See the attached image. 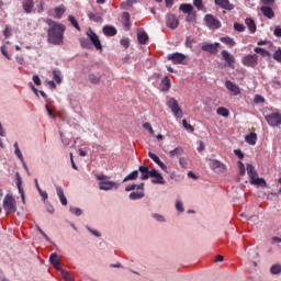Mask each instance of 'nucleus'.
<instances>
[{"label": "nucleus", "instance_id": "f257e3e1", "mask_svg": "<svg viewBox=\"0 0 281 281\" xmlns=\"http://www.w3.org/2000/svg\"><path fill=\"white\" fill-rule=\"evenodd\" d=\"M47 25V42L50 45H63L65 43V27L64 24L55 22L52 19L46 20Z\"/></svg>", "mask_w": 281, "mask_h": 281}, {"label": "nucleus", "instance_id": "f03ea898", "mask_svg": "<svg viewBox=\"0 0 281 281\" xmlns=\"http://www.w3.org/2000/svg\"><path fill=\"white\" fill-rule=\"evenodd\" d=\"M246 170L250 179V186H260L261 188H267V181L265 178H258V171L254 165L248 164Z\"/></svg>", "mask_w": 281, "mask_h": 281}, {"label": "nucleus", "instance_id": "7ed1b4c3", "mask_svg": "<svg viewBox=\"0 0 281 281\" xmlns=\"http://www.w3.org/2000/svg\"><path fill=\"white\" fill-rule=\"evenodd\" d=\"M97 179L100 181L99 182V188L100 190H104V191H109V190H117V188H120V183L111 181V180H106V176L101 175V176H97Z\"/></svg>", "mask_w": 281, "mask_h": 281}, {"label": "nucleus", "instance_id": "20e7f679", "mask_svg": "<svg viewBox=\"0 0 281 281\" xmlns=\"http://www.w3.org/2000/svg\"><path fill=\"white\" fill-rule=\"evenodd\" d=\"M2 207L7 214L16 212V200L14 199V195L10 193L7 194L3 199Z\"/></svg>", "mask_w": 281, "mask_h": 281}, {"label": "nucleus", "instance_id": "39448f33", "mask_svg": "<svg viewBox=\"0 0 281 281\" xmlns=\"http://www.w3.org/2000/svg\"><path fill=\"white\" fill-rule=\"evenodd\" d=\"M167 106L171 109V112L173 113L175 117H183V110L179 106V101L175 98H170L167 102Z\"/></svg>", "mask_w": 281, "mask_h": 281}, {"label": "nucleus", "instance_id": "423d86ee", "mask_svg": "<svg viewBox=\"0 0 281 281\" xmlns=\"http://www.w3.org/2000/svg\"><path fill=\"white\" fill-rule=\"evenodd\" d=\"M244 67H250L251 69H256L258 67V55H246L241 59Z\"/></svg>", "mask_w": 281, "mask_h": 281}, {"label": "nucleus", "instance_id": "0eeeda50", "mask_svg": "<svg viewBox=\"0 0 281 281\" xmlns=\"http://www.w3.org/2000/svg\"><path fill=\"white\" fill-rule=\"evenodd\" d=\"M209 161L210 168L213 170V172H216L217 175H221L227 170V166L221 162V160L210 159Z\"/></svg>", "mask_w": 281, "mask_h": 281}, {"label": "nucleus", "instance_id": "6e6552de", "mask_svg": "<svg viewBox=\"0 0 281 281\" xmlns=\"http://www.w3.org/2000/svg\"><path fill=\"white\" fill-rule=\"evenodd\" d=\"M265 120L269 124V126H272V127L280 126L281 114L278 112H274V113L266 115Z\"/></svg>", "mask_w": 281, "mask_h": 281}, {"label": "nucleus", "instance_id": "1a4fd4ad", "mask_svg": "<svg viewBox=\"0 0 281 281\" xmlns=\"http://www.w3.org/2000/svg\"><path fill=\"white\" fill-rule=\"evenodd\" d=\"M204 21L210 30H220L221 21L212 14H206Z\"/></svg>", "mask_w": 281, "mask_h": 281}, {"label": "nucleus", "instance_id": "9d476101", "mask_svg": "<svg viewBox=\"0 0 281 281\" xmlns=\"http://www.w3.org/2000/svg\"><path fill=\"white\" fill-rule=\"evenodd\" d=\"M87 36L91 41L92 45H94L95 49L102 50V42H100V37L95 32H93V30L89 29Z\"/></svg>", "mask_w": 281, "mask_h": 281}, {"label": "nucleus", "instance_id": "9b49d317", "mask_svg": "<svg viewBox=\"0 0 281 281\" xmlns=\"http://www.w3.org/2000/svg\"><path fill=\"white\" fill-rule=\"evenodd\" d=\"M167 60H171L173 65H186V56L181 53L169 54Z\"/></svg>", "mask_w": 281, "mask_h": 281}, {"label": "nucleus", "instance_id": "f8f14e48", "mask_svg": "<svg viewBox=\"0 0 281 281\" xmlns=\"http://www.w3.org/2000/svg\"><path fill=\"white\" fill-rule=\"evenodd\" d=\"M167 27L170 30H177L179 27V19L172 13L167 14Z\"/></svg>", "mask_w": 281, "mask_h": 281}, {"label": "nucleus", "instance_id": "ddd939ff", "mask_svg": "<svg viewBox=\"0 0 281 281\" xmlns=\"http://www.w3.org/2000/svg\"><path fill=\"white\" fill-rule=\"evenodd\" d=\"M218 47L221 44L215 42L214 44H204L201 46L202 52H209V54H218Z\"/></svg>", "mask_w": 281, "mask_h": 281}, {"label": "nucleus", "instance_id": "4468645a", "mask_svg": "<svg viewBox=\"0 0 281 281\" xmlns=\"http://www.w3.org/2000/svg\"><path fill=\"white\" fill-rule=\"evenodd\" d=\"M215 5L217 8H221L222 10H227L228 12H232L234 10V4L229 2V0H214Z\"/></svg>", "mask_w": 281, "mask_h": 281}, {"label": "nucleus", "instance_id": "2eb2a0df", "mask_svg": "<svg viewBox=\"0 0 281 281\" xmlns=\"http://www.w3.org/2000/svg\"><path fill=\"white\" fill-rule=\"evenodd\" d=\"M151 183H158L160 186L166 184V180H164V176H161V173H159V171L157 169H153L151 170Z\"/></svg>", "mask_w": 281, "mask_h": 281}, {"label": "nucleus", "instance_id": "dca6fc26", "mask_svg": "<svg viewBox=\"0 0 281 281\" xmlns=\"http://www.w3.org/2000/svg\"><path fill=\"white\" fill-rule=\"evenodd\" d=\"M148 157H149V159H153L157 164V166H159V168H161L164 170V172H168V166H166V164H164V161H161L159 156H157L153 151H149Z\"/></svg>", "mask_w": 281, "mask_h": 281}, {"label": "nucleus", "instance_id": "f3484780", "mask_svg": "<svg viewBox=\"0 0 281 281\" xmlns=\"http://www.w3.org/2000/svg\"><path fill=\"white\" fill-rule=\"evenodd\" d=\"M138 171L140 172V179L142 181H146L147 179H150L153 177V170L148 167L139 166Z\"/></svg>", "mask_w": 281, "mask_h": 281}, {"label": "nucleus", "instance_id": "a211bd4d", "mask_svg": "<svg viewBox=\"0 0 281 281\" xmlns=\"http://www.w3.org/2000/svg\"><path fill=\"white\" fill-rule=\"evenodd\" d=\"M225 87L227 90L231 91V93H233V95H240V88L236 83H234L229 80H226Z\"/></svg>", "mask_w": 281, "mask_h": 281}, {"label": "nucleus", "instance_id": "6ab92c4d", "mask_svg": "<svg viewBox=\"0 0 281 281\" xmlns=\"http://www.w3.org/2000/svg\"><path fill=\"white\" fill-rule=\"evenodd\" d=\"M49 262L57 271H63V268L60 267V258H58V255L56 252H53L50 255Z\"/></svg>", "mask_w": 281, "mask_h": 281}, {"label": "nucleus", "instance_id": "aec40b11", "mask_svg": "<svg viewBox=\"0 0 281 281\" xmlns=\"http://www.w3.org/2000/svg\"><path fill=\"white\" fill-rule=\"evenodd\" d=\"M222 57L225 63H227L228 67H233V65L236 63V58H234V55L229 54L227 50H222Z\"/></svg>", "mask_w": 281, "mask_h": 281}, {"label": "nucleus", "instance_id": "412c9836", "mask_svg": "<svg viewBox=\"0 0 281 281\" xmlns=\"http://www.w3.org/2000/svg\"><path fill=\"white\" fill-rule=\"evenodd\" d=\"M260 10L266 19H273L276 16V12H273V9L269 5H263Z\"/></svg>", "mask_w": 281, "mask_h": 281}, {"label": "nucleus", "instance_id": "4be33fe9", "mask_svg": "<svg viewBox=\"0 0 281 281\" xmlns=\"http://www.w3.org/2000/svg\"><path fill=\"white\" fill-rule=\"evenodd\" d=\"M104 36H115L117 34V29L111 25L103 26Z\"/></svg>", "mask_w": 281, "mask_h": 281}, {"label": "nucleus", "instance_id": "5701e85b", "mask_svg": "<svg viewBox=\"0 0 281 281\" xmlns=\"http://www.w3.org/2000/svg\"><path fill=\"white\" fill-rule=\"evenodd\" d=\"M56 192L61 205H67V196H65V190H63V187H56Z\"/></svg>", "mask_w": 281, "mask_h": 281}, {"label": "nucleus", "instance_id": "b1692460", "mask_svg": "<svg viewBox=\"0 0 281 281\" xmlns=\"http://www.w3.org/2000/svg\"><path fill=\"white\" fill-rule=\"evenodd\" d=\"M245 142L250 146H256V142H258V135L256 133H250L246 135Z\"/></svg>", "mask_w": 281, "mask_h": 281}, {"label": "nucleus", "instance_id": "393cba45", "mask_svg": "<svg viewBox=\"0 0 281 281\" xmlns=\"http://www.w3.org/2000/svg\"><path fill=\"white\" fill-rule=\"evenodd\" d=\"M34 9V0H24L23 1V10L26 14H30Z\"/></svg>", "mask_w": 281, "mask_h": 281}, {"label": "nucleus", "instance_id": "a878e982", "mask_svg": "<svg viewBox=\"0 0 281 281\" xmlns=\"http://www.w3.org/2000/svg\"><path fill=\"white\" fill-rule=\"evenodd\" d=\"M245 23H246V25H247L249 32H250L251 34H256L257 27H256V22L254 21V19L247 18V19L245 20Z\"/></svg>", "mask_w": 281, "mask_h": 281}, {"label": "nucleus", "instance_id": "bb28decb", "mask_svg": "<svg viewBox=\"0 0 281 281\" xmlns=\"http://www.w3.org/2000/svg\"><path fill=\"white\" fill-rule=\"evenodd\" d=\"M254 52L262 56V58H271V53L262 47H255Z\"/></svg>", "mask_w": 281, "mask_h": 281}, {"label": "nucleus", "instance_id": "cd10ccee", "mask_svg": "<svg viewBox=\"0 0 281 281\" xmlns=\"http://www.w3.org/2000/svg\"><path fill=\"white\" fill-rule=\"evenodd\" d=\"M67 11V9H65V5H59V7H56L54 9V12H55V19H63V14H65V12Z\"/></svg>", "mask_w": 281, "mask_h": 281}, {"label": "nucleus", "instance_id": "c85d7f7f", "mask_svg": "<svg viewBox=\"0 0 281 281\" xmlns=\"http://www.w3.org/2000/svg\"><path fill=\"white\" fill-rule=\"evenodd\" d=\"M137 177H139V171L134 170L123 179V183H126V181H136Z\"/></svg>", "mask_w": 281, "mask_h": 281}, {"label": "nucleus", "instance_id": "c756f323", "mask_svg": "<svg viewBox=\"0 0 281 281\" xmlns=\"http://www.w3.org/2000/svg\"><path fill=\"white\" fill-rule=\"evenodd\" d=\"M138 43L140 45H146L148 43V33L147 32H140L137 34Z\"/></svg>", "mask_w": 281, "mask_h": 281}, {"label": "nucleus", "instance_id": "7c9ffc66", "mask_svg": "<svg viewBox=\"0 0 281 281\" xmlns=\"http://www.w3.org/2000/svg\"><path fill=\"white\" fill-rule=\"evenodd\" d=\"M179 10L184 14H190L192 13V10H194V7H192V4L182 3L180 4Z\"/></svg>", "mask_w": 281, "mask_h": 281}, {"label": "nucleus", "instance_id": "2f4dec72", "mask_svg": "<svg viewBox=\"0 0 281 281\" xmlns=\"http://www.w3.org/2000/svg\"><path fill=\"white\" fill-rule=\"evenodd\" d=\"M170 78L164 77L161 80V91H170Z\"/></svg>", "mask_w": 281, "mask_h": 281}, {"label": "nucleus", "instance_id": "473e14b6", "mask_svg": "<svg viewBox=\"0 0 281 281\" xmlns=\"http://www.w3.org/2000/svg\"><path fill=\"white\" fill-rule=\"evenodd\" d=\"M16 181H18V190L22 196V201H25V193H23V187H21V183H23V179L19 173H16Z\"/></svg>", "mask_w": 281, "mask_h": 281}, {"label": "nucleus", "instance_id": "72a5a7b5", "mask_svg": "<svg viewBox=\"0 0 281 281\" xmlns=\"http://www.w3.org/2000/svg\"><path fill=\"white\" fill-rule=\"evenodd\" d=\"M144 196H145L144 191L130 193V199H131V201H137V200H139V199H144Z\"/></svg>", "mask_w": 281, "mask_h": 281}, {"label": "nucleus", "instance_id": "f704fd0d", "mask_svg": "<svg viewBox=\"0 0 281 281\" xmlns=\"http://www.w3.org/2000/svg\"><path fill=\"white\" fill-rule=\"evenodd\" d=\"M221 43H224L225 45H228L229 47H234L236 45V41L234 38L226 36L220 38Z\"/></svg>", "mask_w": 281, "mask_h": 281}, {"label": "nucleus", "instance_id": "c9c22d12", "mask_svg": "<svg viewBox=\"0 0 281 281\" xmlns=\"http://www.w3.org/2000/svg\"><path fill=\"white\" fill-rule=\"evenodd\" d=\"M88 16H89L90 21H94V23H102V16H100L99 13L90 12V13H88Z\"/></svg>", "mask_w": 281, "mask_h": 281}, {"label": "nucleus", "instance_id": "e433bc0d", "mask_svg": "<svg viewBox=\"0 0 281 281\" xmlns=\"http://www.w3.org/2000/svg\"><path fill=\"white\" fill-rule=\"evenodd\" d=\"M216 113L222 117H229V110H227V108L221 106L216 110Z\"/></svg>", "mask_w": 281, "mask_h": 281}, {"label": "nucleus", "instance_id": "4c0bfd02", "mask_svg": "<svg viewBox=\"0 0 281 281\" xmlns=\"http://www.w3.org/2000/svg\"><path fill=\"white\" fill-rule=\"evenodd\" d=\"M88 80H89V82H91V85H100L101 78H100V76H97L94 74H90L88 76Z\"/></svg>", "mask_w": 281, "mask_h": 281}, {"label": "nucleus", "instance_id": "58836bf2", "mask_svg": "<svg viewBox=\"0 0 281 281\" xmlns=\"http://www.w3.org/2000/svg\"><path fill=\"white\" fill-rule=\"evenodd\" d=\"M53 79L55 80V82H57V85H60V82H63V77H60V70H53Z\"/></svg>", "mask_w": 281, "mask_h": 281}, {"label": "nucleus", "instance_id": "ea45409f", "mask_svg": "<svg viewBox=\"0 0 281 281\" xmlns=\"http://www.w3.org/2000/svg\"><path fill=\"white\" fill-rule=\"evenodd\" d=\"M68 21L71 23L75 30H78L80 32V24H78V20L74 15H68Z\"/></svg>", "mask_w": 281, "mask_h": 281}, {"label": "nucleus", "instance_id": "a19ab883", "mask_svg": "<svg viewBox=\"0 0 281 281\" xmlns=\"http://www.w3.org/2000/svg\"><path fill=\"white\" fill-rule=\"evenodd\" d=\"M79 42L81 47H83V49H91V42H89V40L81 37Z\"/></svg>", "mask_w": 281, "mask_h": 281}, {"label": "nucleus", "instance_id": "79ce46f5", "mask_svg": "<svg viewBox=\"0 0 281 281\" xmlns=\"http://www.w3.org/2000/svg\"><path fill=\"white\" fill-rule=\"evenodd\" d=\"M183 153V148L176 147L171 151H169L170 157H180V155Z\"/></svg>", "mask_w": 281, "mask_h": 281}, {"label": "nucleus", "instance_id": "37998d69", "mask_svg": "<svg viewBox=\"0 0 281 281\" xmlns=\"http://www.w3.org/2000/svg\"><path fill=\"white\" fill-rule=\"evenodd\" d=\"M270 273H272V276H278V273H281V266L280 265H273L270 268Z\"/></svg>", "mask_w": 281, "mask_h": 281}, {"label": "nucleus", "instance_id": "c03bdc74", "mask_svg": "<svg viewBox=\"0 0 281 281\" xmlns=\"http://www.w3.org/2000/svg\"><path fill=\"white\" fill-rule=\"evenodd\" d=\"M182 126L186 128V131H189L190 133H194V127L188 123V121L184 119L182 120Z\"/></svg>", "mask_w": 281, "mask_h": 281}, {"label": "nucleus", "instance_id": "a18cd8bd", "mask_svg": "<svg viewBox=\"0 0 281 281\" xmlns=\"http://www.w3.org/2000/svg\"><path fill=\"white\" fill-rule=\"evenodd\" d=\"M193 5H194V8H196V10H205L203 0H193Z\"/></svg>", "mask_w": 281, "mask_h": 281}, {"label": "nucleus", "instance_id": "49530a36", "mask_svg": "<svg viewBox=\"0 0 281 281\" xmlns=\"http://www.w3.org/2000/svg\"><path fill=\"white\" fill-rule=\"evenodd\" d=\"M59 271L63 274L65 281H74V277H71V273H69L63 269Z\"/></svg>", "mask_w": 281, "mask_h": 281}, {"label": "nucleus", "instance_id": "de8ad7c7", "mask_svg": "<svg viewBox=\"0 0 281 281\" xmlns=\"http://www.w3.org/2000/svg\"><path fill=\"white\" fill-rule=\"evenodd\" d=\"M143 128H145V131H148L150 135H155V130H153V125H150V123L148 122L143 123Z\"/></svg>", "mask_w": 281, "mask_h": 281}, {"label": "nucleus", "instance_id": "09e8293b", "mask_svg": "<svg viewBox=\"0 0 281 281\" xmlns=\"http://www.w3.org/2000/svg\"><path fill=\"white\" fill-rule=\"evenodd\" d=\"M273 60L277 63H281V48H278L273 55H272Z\"/></svg>", "mask_w": 281, "mask_h": 281}, {"label": "nucleus", "instance_id": "8fccbe9b", "mask_svg": "<svg viewBox=\"0 0 281 281\" xmlns=\"http://www.w3.org/2000/svg\"><path fill=\"white\" fill-rule=\"evenodd\" d=\"M254 102H255V104H262V103H265V97H262L260 94H256Z\"/></svg>", "mask_w": 281, "mask_h": 281}, {"label": "nucleus", "instance_id": "3c124183", "mask_svg": "<svg viewBox=\"0 0 281 281\" xmlns=\"http://www.w3.org/2000/svg\"><path fill=\"white\" fill-rule=\"evenodd\" d=\"M234 30L236 32H245V25L241 23H234Z\"/></svg>", "mask_w": 281, "mask_h": 281}, {"label": "nucleus", "instance_id": "603ef678", "mask_svg": "<svg viewBox=\"0 0 281 281\" xmlns=\"http://www.w3.org/2000/svg\"><path fill=\"white\" fill-rule=\"evenodd\" d=\"M71 214H75V216H81L82 215V210L78 207H70Z\"/></svg>", "mask_w": 281, "mask_h": 281}, {"label": "nucleus", "instance_id": "864d4df0", "mask_svg": "<svg viewBox=\"0 0 281 281\" xmlns=\"http://www.w3.org/2000/svg\"><path fill=\"white\" fill-rule=\"evenodd\" d=\"M234 154L236 155V157H238V159H245V154L243 153V150L235 149Z\"/></svg>", "mask_w": 281, "mask_h": 281}, {"label": "nucleus", "instance_id": "5fc2aeb1", "mask_svg": "<svg viewBox=\"0 0 281 281\" xmlns=\"http://www.w3.org/2000/svg\"><path fill=\"white\" fill-rule=\"evenodd\" d=\"M121 45L123 47H125L126 49H128V46L131 45V42L128 41V38H122L121 40Z\"/></svg>", "mask_w": 281, "mask_h": 281}, {"label": "nucleus", "instance_id": "6e6d98bb", "mask_svg": "<svg viewBox=\"0 0 281 281\" xmlns=\"http://www.w3.org/2000/svg\"><path fill=\"white\" fill-rule=\"evenodd\" d=\"M33 82L36 85V87H41V77H38V75H34Z\"/></svg>", "mask_w": 281, "mask_h": 281}, {"label": "nucleus", "instance_id": "4d7b16f0", "mask_svg": "<svg viewBox=\"0 0 281 281\" xmlns=\"http://www.w3.org/2000/svg\"><path fill=\"white\" fill-rule=\"evenodd\" d=\"M176 209L178 210V212H183V203L178 200L176 202Z\"/></svg>", "mask_w": 281, "mask_h": 281}, {"label": "nucleus", "instance_id": "13d9d810", "mask_svg": "<svg viewBox=\"0 0 281 281\" xmlns=\"http://www.w3.org/2000/svg\"><path fill=\"white\" fill-rule=\"evenodd\" d=\"M261 3L263 5H274L276 4V0H261Z\"/></svg>", "mask_w": 281, "mask_h": 281}, {"label": "nucleus", "instance_id": "bf43d9fd", "mask_svg": "<svg viewBox=\"0 0 281 281\" xmlns=\"http://www.w3.org/2000/svg\"><path fill=\"white\" fill-rule=\"evenodd\" d=\"M45 109H46V113L48 114L49 117H56V115H54V112L52 111V109H49V105L46 104L45 105Z\"/></svg>", "mask_w": 281, "mask_h": 281}, {"label": "nucleus", "instance_id": "052dcab7", "mask_svg": "<svg viewBox=\"0 0 281 281\" xmlns=\"http://www.w3.org/2000/svg\"><path fill=\"white\" fill-rule=\"evenodd\" d=\"M14 153H15L18 159H20L21 161H23V154L21 153V149H20V148H16V149L14 150Z\"/></svg>", "mask_w": 281, "mask_h": 281}, {"label": "nucleus", "instance_id": "680f3d73", "mask_svg": "<svg viewBox=\"0 0 281 281\" xmlns=\"http://www.w3.org/2000/svg\"><path fill=\"white\" fill-rule=\"evenodd\" d=\"M3 34H4L5 38H10V36H12V32L10 31V29L8 26L4 29Z\"/></svg>", "mask_w": 281, "mask_h": 281}, {"label": "nucleus", "instance_id": "e2e57ef3", "mask_svg": "<svg viewBox=\"0 0 281 281\" xmlns=\"http://www.w3.org/2000/svg\"><path fill=\"white\" fill-rule=\"evenodd\" d=\"M1 54L4 55L8 60H10V55L8 54V50L5 49V46H1Z\"/></svg>", "mask_w": 281, "mask_h": 281}, {"label": "nucleus", "instance_id": "0e129e2a", "mask_svg": "<svg viewBox=\"0 0 281 281\" xmlns=\"http://www.w3.org/2000/svg\"><path fill=\"white\" fill-rule=\"evenodd\" d=\"M38 192H40V195L42 196V199L44 201H47V198H48L47 193L45 191H43V189H40Z\"/></svg>", "mask_w": 281, "mask_h": 281}, {"label": "nucleus", "instance_id": "69168bd1", "mask_svg": "<svg viewBox=\"0 0 281 281\" xmlns=\"http://www.w3.org/2000/svg\"><path fill=\"white\" fill-rule=\"evenodd\" d=\"M135 188H137V184H128L125 188V192H131V191L135 190Z\"/></svg>", "mask_w": 281, "mask_h": 281}, {"label": "nucleus", "instance_id": "338daca9", "mask_svg": "<svg viewBox=\"0 0 281 281\" xmlns=\"http://www.w3.org/2000/svg\"><path fill=\"white\" fill-rule=\"evenodd\" d=\"M179 164H180L181 168H186V166H188V161L186 160V158H180Z\"/></svg>", "mask_w": 281, "mask_h": 281}, {"label": "nucleus", "instance_id": "774afa93", "mask_svg": "<svg viewBox=\"0 0 281 281\" xmlns=\"http://www.w3.org/2000/svg\"><path fill=\"white\" fill-rule=\"evenodd\" d=\"M123 21H131V13L123 12Z\"/></svg>", "mask_w": 281, "mask_h": 281}]
</instances>
